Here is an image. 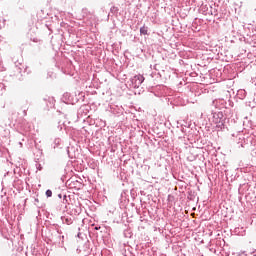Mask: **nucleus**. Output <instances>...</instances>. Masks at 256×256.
Masks as SVG:
<instances>
[{"instance_id": "nucleus-1", "label": "nucleus", "mask_w": 256, "mask_h": 256, "mask_svg": "<svg viewBox=\"0 0 256 256\" xmlns=\"http://www.w3.org/2000/svg\"><path fill=\"white\" fill-rule=\"evenodd\" d=\"M143 81H145V77H143V75L139 74L134 76V78L132 79V83L135 89H139V87H141V85L143 84Z\"/></svg>"}, {"instance_id": "nucleus-2", "label": "nucleus", "mask_w": 256, "mask_h": 256, "mask_svg": "<svg viewBox=\"0 0 256 256\" xmlns=\"http://www.w3.org/2000/svg\"><path fill=\"white\" fill-rule=\"evenodd\" d=\"M147 33H148L147 27L143 26V27L140 28V34L141 35H147Z\"/></svg>"}, {"instance_id": "nucleus-3", "label": "nucleus", "mask_w": 256, "mask_h": 256, "mask_svg": "<svg viewBox=\"0 0 256 256\" xmlns=\"http://www.w3.org/2000/svg\"><path fill=\"white\" fill-rule=\"evenodd\" d=\"M52 196H53V192L51 190H47L46 197H52Z\"/></svg>"}, {"instance_id": "nucleus-4", "label": "nucleus", "mask_w": 256, "mask_h": 256, "mask_svg": "<svg viewBox=\"0 0 256 256\" xmlns=\"http://www.w3.org/2000/svg\"><path fill=\"white\" fill-rule=\"evenodd\" d=\"M188 159H189V161H194L195 156H192V157H189V156H188Z\"/></svg>"}]
</instances>
